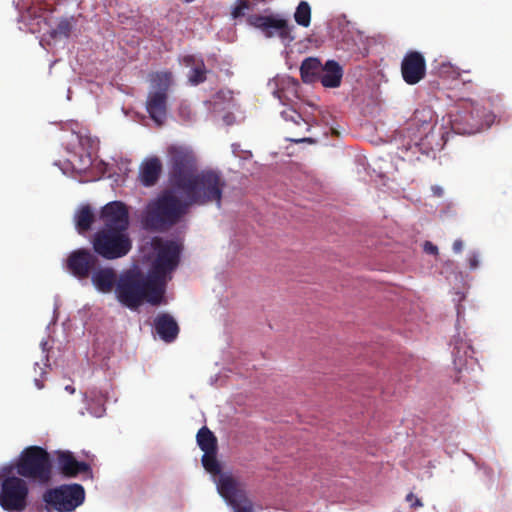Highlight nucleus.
<instances>
[{"mask_svg":"<svg viewBox=\"0 0 512 512\" xmlns=\"http://www.w3.org/2000/svg\"><path fill=\"white\" fill-rule=\"evenodd\" d=\"M100 219L103 222L101 229H114L118 231H128L129 229V211L127 206L121 201L107 203L101 209Z\"/></svg>","mask_w":512,"mask_h":512,"instance_id":"nucleus-12","label":"nucleus"},{"mask_svg":"<svg viewBox=\"0 0 512 512\" xmlns=\"http://www.w3.org/2000/svg\"><path fill=\"white\" fill-rule=\"evenodd\" d=\"M98 265V255L86 248L72 251L66 261L68 271L80 280L87 279Z\"/></svg>","mask_w":512,"mask_h":512,"instance_id":"nucleus-11","label":"nucleus"},{"mask_svg":"<svg viewBox=\"0 0 512 512\" xmlns=\"http://www.w3.org/2000/svg\"><path fill=\"white\" fill-rule=\"evenodd\" d=\"M58 468L65 477H76L80 473L90 471V466L86 462L78 461L69 451L60 452L57 457Z\"/></svg>","mask_w":512,"mask_h":512,"instance_id":"nucleus-15","label":"nucleus"},{"mask_svg":"<svg viewBox=\"0 0 512 512\" xmlns=\"http://www.w3.org/2000/svg\"><path fill=\"white\" fill-rule=\"evenodd\" d=\"M451 129L460 135L480 132L492 125L495 115L485 107L475 103H465L454 114H451Z\"/></svg>","mask_w":512,"mask_h":512,"instance_id":"nucleus-4","label":"nucleus"},{"mask_svg":"<svg viewBox=\"0 0 512 512\" xmlns=\"http://www.w3.org/2000/svg\"><path fill=\"white\" fill-rule=\"evenodd\" d=\"M72 27L73 25L71 20L64 18L59 21L56 28L53 29L50 34L54 38L58 36L68 37L71 33Z\"/></svg>","mask_w":512,"mask_h":512,"instance_id":"nucleus-27","label":"nucleus"},{"mask_svg":"<svg viewBox=\"0 0 512 512\" xmlns=\"http://www.w3.org/2000/svg\"><path fill=\"white\" fill-rule=\"evenodd\" d=\"M196 438L203 452L217 451V438L206 426L199 429Z\"/></svg>","mask_w":512,"mask_h":512,"instance_id":"nucleus-23","label":"nucleus"},{"mask_svg":"<svg viewBox=\"0 0 512 512\" xmlns=\"http://www.w3.org/2000/svg\"><path fill=\"white\" fill-rule=\"evenodd\" d=\"M288 141L290 142H294V143H309V144H313L315 143V139L311 138V137H289L287 138Z\"/></svg>","mask_w":512,"mask_h":512,"instance_id":"nucleus-32","label":"nucleus"},{"mask_svg":"<svg viewBox=\"0 0 512 512\" xmlns=\"http://www.w3.org/2000/svg\"><path fill=\"white\" fill-rule=\"evenodd\" d=\"M170 186L176 191L190 192L214 200L221 206L225 180L219 172L198 170L194 152L184 146H170L167 150Z\"/></svg>","mask_w":512,"mask_h":512,"instance_id":"nucleus-2","label":"nucleus"},{"mask_svg":"<svg viewBox=\"0 0 512 512\" xmlns=\"http://www.w3.org/2000/svg\"><path fill=\"white\" fill-rule=\"evenodd\" d=\"M343 69L335 60H328L321 68L319 75L321 84L326 88H336L341 84Z\"/></svg>","mask_w":512,"mask_h":512,"instance_id":"nucleus-20","label":"nucleus"},{"mask_svg":"<svg viewBox=\"0 0 512 512\" xmlns=\"http://www.w3.org/2000/svg\"><path fill=\"white\" fill-rule=\"evenodd\" d=\"M93 251L105 260L125 257L132 249V239L128 231L99 229L91 239Z\"/></svg>","mask_w":512,"mask_h":512,"instance_id":"nucleus-6","label":"nucleus"},{"mask_svg":"<svg viewBox=\"0 0 512 512\" xmlns=\"http://www.w3.org/2000/svg\"><path fill=\"white\" fill-rule=\"evenodd\" d=\"M186 2H192L193 0H185Z\"/></svg>","mask_w":512,"mask_h":512,"instance_id":"nucleus-39","label":"nucleus"},{"mask_svg":"<svg viewBox=\"0 0 512 512\" xmlns=\"http://www.w3.org/2000/svg\"><path fill=\"white\" fill-rule=\"evenodd\" d=\"M468 263H469V267L471 269H476L478 266H479V258H478V254L476 253H470L468 255Z\"/></svg>","mask_w":512,"mask_h":512,"instance_id":"nucleus-33","label":"nucleus"},{"mask_svg":"<svg viewBox=\"0 0 512 512\" xmlns=\"http://www.w3.org/2000/svg\"><path fill=\"white\" fill-rule=\"evenodd\" d=\"M217 451L204 452L202 456L203 467L213 476L217 478L222 474L221 466L216 457Z\"/></svg>","mask_w":512,"mask_h":512,"instance_id":"nucleus-25","label":"nucleus"},{"mask_svg":"<svg viewBox=\"0 0 512 512\" xmlns=\"http://www.w3.org/2000/svg\"><path fill=\"white\" fill-rule=\"evenodd\" d=\"M401 75L408 85H416L426 76V60L418 51H408L401 62Z\"/></svg>","mask_w":512,"mask_h":512,"instance_id":"nucleus-13","label":"nucleus"},{"mask_svg":"<svg viewBox=\"0 0 512 512\" xmlns=\"http://www.w3.org/2000/svg\"><path fill=\"white\" fill-rule=\"evenodd\" d=\"M234 508V512H255L254 505L252 501L248 498L245 501L241 502V505L232 506Z\"/></svg>","mask_w":512,"mask_h":512,"instance_id":"nucleus-30","label":"nucleus"},{"mask_svg":"<svg viewBox=\"0 0 512 512\" xmlns=\"http://www.w3.org/2000/svg\"><path fill=\"white\" fill-rule=\"evenodd\" d=\"M247 22L249 25L261 30L268 38L278 36L282 40L293 41L295 39V37L291 35L293 26L289 25L287 20L277 16L253 14L247 18Z\"/></svg>","mask_w":512,"mask_h":512,"instance_id":"nucleus-10","label":"nucleus"},{"mask_svg":"<svg viewBox=\"0 0 512 512\" xmlns=\"http://www.w3.org/2000/svg\"><path fill=\"white\" fill-rule=\"evenodd\" d=\"M215 481L218 493L229 505H241V502L248 499L245 485L232 474L222 473Z\"/></svg>","mask_w":512,"mask_h":512,"instance_id":"nucleus-14","label":"nucleus"},{"mask_svg":"<svg viewBox=\"0 0 512 512\" xmlns=\"http://www.w3.org/2000/svg\"><path fill=\"white\" fill-rule=\"evenodd\" d=\"M321 68V62L317 58H306L300 66V75L303 82H313L316 76L320 75Z\"/></svg>","mask_w":512,"mask_h":512,"instance_id":"nucleus-22","label":"nucleus"},{"mask_svg":"<svg viewBox=\"0 0 512 512\" xmlns=\"http://www.w3.org/2000/svg\"><path fill=\"white\" fill-rule=\"evenodd\" d=\"M91 282L95 288L104 294L112 292L118 282L116 271L111 267H101L91 274Z\"/></svg>","mask_w":512,"mask_h":512,"instance_id":"nucleus-16","label":"nucleus"},{"mask_svg":"<svg viewBox=\"0 0 512 512\" xmlns=\"http://www.w3.org/2000/svg\"><path fill=\"white\" fill-rule=\"evenodd\" d=\"M29 488L25 480L7 476L1 482L0 506L8 512L22 511L27 506Z\"/></svg>","mask_w":512,"mask_h":512,"instance_id":"nucleus-9","label":"nucleus"},{"mask_svg":"<svg viewBox=\"0 0 512 512\" xmlns=\"http://www.w3.org/2000/svg\"><path fill=\"white\" fill-rule=\"evenodd\" d=\"M154 327L160 338L167 342H173L179 334V326L175 319L168 313H161L154 319Z\"/></svg>","mask_w":512,"mask_h":512,"instance_id":"nucleus-18","label":"nucleus"},{"mask_svg":"<svg viewBox=\"0 0 512 512\" xmlns=\"http://www.w3.org/2000/svg\"><path fill=\"white\" fill-rule=\"evenodd\" d=\"M281 117L286 122L291 123L294 126H303L305 132H308L310 130L309 122L305 120L301 116V114L292 107H287L283 111H281Z\"/></svg>","mask_w":512,"mask_h":512,"instance_id":"nucleus-24","label":"nucleus"},{"mask_svg":"<svg viewBox=\"0 0 512 512\" xmlns=\"http://www.w3.org/2000/svg\"><path fill=\"white\" fill-rule=\"evenodd\" d=\"M155 258L147 274L135 269L120 275L115 295L124 307L137 310L144 302L158 306L164 298L167 276L179 265L181 246L173 240L154 237Z\"/></svg>","mask_w":512,"mask_h":512,"instance_id":"nucleus-1","label":"nucleus"},{"mask_svg":"<svg viewBox=\"0 0 512 512\" xmlns=\"http://www.w3.org/2000/svg\"><path fill=\"white\" fill-rule=\"evenodd\" d=\"M423 249L427 254L436 255L438 253V248L430 241H426L423 245Z\"/></svg>","mask_w":512,"mask_h":512,"instance_id":"nucleus-34","label":"nucleus"},{"mask_svg":"<svg viewBox=\"0 0 512 512\" xmlns=\"http://www.w3.org/2000/svg\"><path fill=\"white\" fill-rule=\"evenodd\" d=\"M94 221L95 214L89 205L82 206L75 214V225L80 234L90 230Z\"/></svg>","mask_w":512,"mask_h":512,"instance_id":"nucleus-21","label":"nucleus"},{"mask_svg":"<svg viewBox=\"0 0 512 512\" xmlns=\"http://www.w3.org/2000/svg\"><path fill=\"white\" fill-rule=\"evenodd\" d=\"M67 391H69L70 393H74V388L71 387L70 385L66 386L65 388Z\"/></svg>","mask_w":512,"mask_h":512,"instance_id":"nucleus-38","label":"nucleus"},{"mask_svg":"<svg viewBox=\"0 0 512 512\" xmlns=\"http://www.w3.org/2000/svg\"><path fill=\"white\" fill-rule=\"evenodd\" d=\"M162 173V163L158 157H151L145 160L139 171L140 182L145 187L154 186Z\"/></svg>","mask_w":512,"mask_h":512,"instance_id":"nucleus-19","label":"nucleus"},{"mask_svg":"<svg viewBox=\"0 0 512 512\" xmlns=\"http://www.w3.org/2000/svg\"><path fill=\"white\" fill-rule=\"evenodd\" d=\"M171 79L172 73L168 71L156 72L151 75V82L158 90L149 93L146 109L151 119L158 124H162L166 118L167 90Z\"/></svg>","mask_w":512,"mask_h":512,"instance_id":"nucleus-8","label":"nucleus"},{"mask_svg":"<svg viewBox=\"0 0 512 512\" xmlns=\"http://www.w3.org/2000/svg\"><path fill=\"white\" fill-rule=\"evenodd\" d=\"M463 250V241L461 239H457L453 243V251L455 253H461Z\"/></svg>","mask_w":512,"mask_h":512,"instance_id":"nucleus-35","label":"nucleus"},{"mask_svg":"<svg viewBox=\"0 0 512 512\" xmlns=\"http://www.w3.org/2000/svg\"><path fill=\"white\" fill-rule=\"evenodd\" d=\"M190 192L176 191L170 186L162 191L154 200L150 201L141 216L143 229L152 232H164L181 219L194 206H204L215 203L214 200Z\"/></svg>","mask_w":512,"mask_h":512,"instance_id":"nucleus-3","label":"nucleus"},{"mask_svg":"<svg viewBox=\"0 0 512 512\" xmlns=\"http://www.w3.org/2000/svg\"><path fill=\"white\" fill-rule=\"evenodd\" d=\"M434 122V113L431 108L423 107L420 109H416L413 113V116L409 120L408 131H413L414 129L418 132V138L421 139L424 135H427L428 132L432 129Z\"/></svg>","mask_w":512,"mask_h":512,"instance_id":"nucleus-17","label":"nucleus"},{"mask_svg":"<svg viewBox=\"0 0 512 512\" xmlns=\"http://www.w3.org/2000/svg\"><path fill=\"white\" fill-rule=\"evenodd\" d=\"M16 470L24 478L46 484L50 481L52 475L50 455L40 446L27 447L19 457Z\"/></svg>","mask_w":512,"mask_h":512,"instance_id":"nucleus-5","label":"nucleus"},{"mask_svg":"<svg viewBox=\"0 0 512 512\" xmlns=\"http://www.w3.org/2000/svg\"><path fill=\"white\" fill-rule=\"evenodd\" d=\"M43 501L58 512H72L85 500V490L80 484H63L47 489Z\"/></svg>","mask_w":512,"mask_h":512,"instance_id":"nucleus-7","label":"nucleus"},{"mask_svg":"<svg viewBox=\"0 0 512 512\" xmlns=\"http://www.w3.org/2000/svg\"><path fill=\"white\" fill-rule=\"evenodd\" d=\"M296 23L302 27H308L311 23V7L308 2L300 1L294 13Z\"/></svg>","mask_w":512,"mask_h":512,"instance_id":"nucleus-26","label":"nucleus"},{"mask_svg":"<svg viewBox=\"0 0 512 512\" xmlns=\"http://www.w3.org/2000/svg\"><path fill=\"white\" fill-rule=\"evenodd\" d=\"M406 501L410 504V507L413 509L423 506L422 501L418 497H416L413 493H409L406 496Z\"/></svg>","mask_w":512,"mask_h":512,"instance_id":"nucleus-31","label":"nucleus"},{"mask_svg":"<svg viewBox=\"0 0 512 512\" xmlns=\"http://www.w3.org/2000/svg\"><path fill=\"white\" fill-rule=\"evenodd\" d=\"M35 383L39 389L43 388V384L38 379H35Z\"/></svg>","mask_w":512,"mask_h":512,"instance_id":"nucleus-37","label":"nucleus"},{"mask_svg":"<svg viewBox=\"0 0 512 512\" xmlns=\"http://www.w3.org/2000/svg\"><path fill=\"white\" fill-rule=\"evenodd\" d=\"M189 79L195 85L203 83L206 80V68L203 62L191 70Z\"/></svg>","mask_w":512,"mask_h":512,"instance_id":"nucleus-28","label":"nucleus"},{"mask_svg":"<svg viewBox=\"0 0 512 512\" xmlns=\"http://www.w3.org/2000/svg\"><path fill=\"white\" fill-rule=\"evenodd\" d=\"M432 193L436 197H442L443 196V189L440 186L434 185L431 187Z\"/></svg>","mask_w":512,"mask_h":512,"instance_id":"nucleus-36","label":"nucleus"},{"mask_svg":"<svg viewBox=\"0 0 512 512\" xmlns=\"http://www.w3.org/2000/svg\"><path fill=\"white\" fill-rule=\"evenodd\" d=\"M250 9V3L246 0L238 1L237 5L232 10L233 18H239L245 15V12Z\"/></svg>","mask_w":512,"mask_h":512,"instance_id":"nucleus-29","label":"nucleus"}]
</instances>
